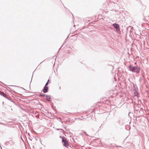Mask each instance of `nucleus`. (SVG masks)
<instances>
[{
  "label": "nucleus",
  "instance_id": "2",
  "mask_svg": "<svg viewBox=\"0 0 149 149\" xmlns=\"http://www.w3.org/2000/svg\"><path fill=\"white\" fill-rule=\"evenodd\" d=\"M62 139V142L64 143V145L66 147H68L69 146V144L66 139H64L63 137H61Z\"/></svg>",
  "mask_w": 149,
  "mask_h": 149
},
{
  "label": "nucleus",
  "instance_id": "5",
  "mask_svg": "<svg viewBox=\"0 0 149 149\" xmlns=\"http://www.w3.org/2000/svg\"><path fill=\"white\" fill-rule=\"evenodd\" d=\"M46 100L48 101H50V100L51 98L50 96H46Z\"/></svg>",
  "mask_w": 149,
  "mask_h": 149
},
{
  "label": "nucleus",
  "instance_id": "4",
  "mask_svg": "<svg viewBox=\"0 0 149 149\" xmlns=\"http://www.w3.org/2000/svg\"><path fill=\"white\" fill-rule=\"evenodd\" d=\"M48 87L47 86H45V87L44 89H43V92L45 93L47 92V90H48Z\"/></svg>",
  "mask_w": 149,
  "mask_h": 149
},
{
  "label": "nucleus",
  "instance_id": "8",
  "mask_svg": "<svg viewBox=\"0 0 149 149\" xmlns=\"http://www.w3.org/2000/svg\"><path fill=\"white\" fill-rule=\"evenodd\" d=\"M40 96H45V95L44 94H43L42 95H40Z\"/></svg>",
  "mask_w": 149,
  "mask_h": 149
},
{
  "label": "nucleus",
  "instance_id": "7",
  "mask_svg": "<svg viewBox=\"0 0 149 149\" xmlns=\"http://www.w3.org/2000/svg\"><path fill=\"white\" fill-rule=\"evenodd\" d=\"M49 80H48L47 81V82L46 83V84H45V86H46L47 85H48V84H49Z\"/></svg>",
  "mask_w": 149,
  "mask_h": 149
},
{
  "label": "nucleus",
  "instance_id": "9",
  "mask_svg": "<svg viewBox=\"0 0 149 149\" xmlns=\"http://www.w3.org/2000/svg\"><path fill=\"white\" fill-rule=\"evenodd\" d=\"M135 64H136V63H135Z\"/></svg>",
  "mask_w": 149,
  "mask_h": 149
},
{
  "label": "nucleus",
  "instance_id": "6",
  "mask_svg": "<svg viewBox=\"0 0 149 149\" xmlns=\"http://www.w3.org/2000/svg\"><path fill=\"white\" fill-rule=\"evenodd\" d=\"M0 94L2 95L3 96H4L5 95V94L3 93H2V92L0 91Z\"/></svg>",
  "mask_w": 149,
  "mask_h": 149
},
{
  "label": "nucleus",
  "instance_id": "1",
  "mask_svg": "<svg viewBox=\"0 0 149 149\" xmlns=\"http://www.w3.org/2000/svg\"><path fill=\"white\" fill-rule=\"evenodd\" d=\"M129 68L130 69V70L132 72H134L137 73L139 72L140 69L139 68H138L137 67H133L130 66Z\"/></svg>",
  "mask_w": 149,
  "mask_h": 149
},
{
  "label": "nucleus",
  "instance_id": "3",
  "mask_svg": "<svg viewBox=\"0 0 149 149\" xmlns=\"http://www.w3.org/2000/svg\"><path fill=\"white\" fill-rule=\"evenodd\" d=\"M113 25L116 29V31H120L119 26L118 24H113Z\"/></svg>",
  "mask_w": 149,
  "mask_h": 149
}]
</instances>
